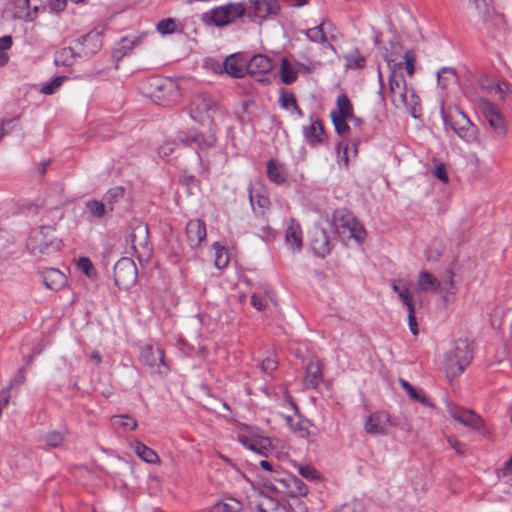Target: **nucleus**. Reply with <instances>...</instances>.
Here are the masks:
<instances>
[{"label": "nucleus", "instance_id": "nucleus-56", "mask_svg": "<svg viewBox=\"0 0 512 512\" xmlns=\"http://www.w3.org/2000/svg\"><path fill=\"white\" fill-rule=\"evenodd\" d=\"M415 54L412 51H406L404 54L405 69L409 76H412L415 72Z\"/></svg>", "mask_w": 512, "mask_h": 512}, {"label": "nucleus", "instance_id": "nucleus-47", "mask_svg": "<svg viewBox=\"0 0 512 512\" xmlns=\"http://www.w3.org/2000/svg\"><path fill=\"white\" fill-rule=\"evenodd\" d=\"M332 120V123L335 127V130L336 132L341 136V137H347L350 133V127L347 123V121L349 120V118H331Z\"/></svg>", "mask_w": 512, "mask_h": 512}, {"label": "nucleus", "instance_id": "nucleus-2", "mask_svg": "<svg viewBox=\"0 0 512 512\" xmlns=\"http://www.w3.org/2000/svg\"><path fill=\"white\" fill-rule=\"evenodd\" d=\"M389 97L396 108H406L410 115L417 117L420 99L413 89L408 90L406 80L401 71L394 69L389 75Z\"/></svg>", "mask_w": 512, "mask_h": 512}, {"label": "nucleus", "instance_id": "nucleus-29", "mask_svg": "<svg viewBox=\"0 0 512 512\" xmlns=\"http://www.w3.org/2000/svg\"><path fill=\"white\" fill-rule=\"evenodd\" d=\"M78 57H82L80 51L75 52L71 47H64L54 55V63L57 66L70 67L74 65Z\"/></svg>", "mask_w": 512, "mask_h": 512}, {"label": "nucleus", "instance_id": "nucleus-53", "mask_svg": "<svg viewBox=\"0 0 512 512\" xmlns=\"http://www.w3.org/2000/svg\"><path fill=\"white\" fill-rule=\"evenodd\" d=\"M336 512H365L364 505L357 500L343 504Z\"/></svg>", "mask_w": 512, "mask_h": 512}, {"label": "nucleus", "instance_id": "nucleus-15", "mask_svg": "<svg viewBox=\"0 0 512 512\" xmlns=\"http://www.w3.org/2000/svg\"><path fill=\"white\" fill-rule=\"evenodd\" d=\"M482 110L494 132L499 136H505L507 132L506 125L503 116L500 114L496 106L489 101H484L482 104Z\"/></svg>", "mask_w": 512, "mask_h": 512}, {"label": "nucleus", "instance_id": "nucleus-34", "mask_svg": "<svg viewBox=\"0 0 512 512\" xmlns=\"http://www.w3.org/2000/svg\"><path fill=\"white\" fill-rule=\"evenodd\" d=\"M182 30V25L175 18H164L156 24V31L162 35H171Z\"/></svg>", "mask_w": 512, "mask_h": 512}, {"label": "nucleus", "instance_id": "nucleus-59", "mask_svg": "<svg viewBox=\"0 0 512 512\" xmlns=\"http://www.w3.org/2000/svg\"><path fill=\"white\" fill-rule=\"evenodd\" d=\"M433 175L439 179L440 181H442L443 183H448L449 181V177H448V174H447V171H446V167L444 164L440 163V164H437L435 167H434V170H433Z\"/></svg>", "mask_w": 512, "mask_h": 512}, {"label": "nucleus", "instance_id": "nucleus-16", "mask_svg": "<svg viewBox=\"0 0 512 512\" xmlns=\"http://www.w3.org/2000/svg\"><path fill=\"white\" fill-rule=\"evenodd\" d=\"M390 417L383 412H376L371 414L365 422V430L369 434L384 435L388 433L391 426Z\"/></svg>", "mask_w": 512, "mask_h": 512}, {"label": "nucleus", "instance_id": "nucleus-30", "mask_svg": "<svg viewBox=\"0 0 512 512\" xmlns=\"http://www.w3.org/2000/svg\"><path fill=\"white\" fill-rule=\"evenodd\" d=\"M417 283L422 292L436 291L441 286L440 280L426 270L419 273Z\"/></svg>", "mask_w": 512, "mask_h": 512}, {"label": "nucleus", "instance_id": "nucleus-1", "mask_svg": "<svg viewBox=\"0 0 512 512\" xmlns=\"http://www.w3.org/2000/svg\"><path fill=\"white\" fill-rule=\"evenodd\" d=\"M190 117L202 125L208 127L205 132L192 131L180 134L178 141L185 147H193L197 150H206L214 146L216 136L212 129L215 119L222 114L220 104L211 95L200 92L195 94L189 106Z\"/></svg>", "mask_w": 512, "mask_h": 512}, {"label": "nucleus", "instance_id": "nucleus-12", "mask_svg": "<svg viewBox=\"0 0 512 512\" xmlns=\"http://www.w3.org/2000/svg\"><path fill=\"white\" fill-rule=\"evenodd\" d=\"M52 244V235L49 228L41 227L33 230L26 242V247L33 255L45 253Z\"/></svg>", "mask_w": 512, "mask_h": 512}, {"label": "nucleus", "instance_id": "nucleus-6", "mask_svg": "<svg viewBox=\"0 0 512 512\" xmlns=\"http://www.w3.org/2000/svg\"><path fill=\"white\" fill-rule=\"evenodd\" d=\"M238 438L243 446L260 455L265 457L276 455L280 457L277 449L280 447L283 448V443L277 438L265 437L257 433L241 434Z\"/></svg>", "mask_w": 512, "mask_h": 512}, {"label": "nucleus", "instance_id": "nucleus-44", "mask_svg": "<svg viewBox=\"0 0 512 512\" xmlns=\"http://www.w3.org/2000/svg\"><path fill=\"white\" fill-rule=\"evenodd\" d=\"M66 437V433L64 431H50L45 436L46 444L51 448L60 447Z\"/></svg>", "mask_w": 512, "mask_h": 512}, {"label": "nucleus", "instance_id": "nucleus-8", "mask_svg": "<svg viewBox=\"0 0 512 512\" xmlns=\"http://www.w3.org/2000/svg\"><path fill=\"white\" fill-rule=\"evenodd\" d=\"M246 8L242 3H227L207 12L204 17L215 26H226L244 16Z\"/></svg>", "mask_w": 512, "mask_h": 512}, {"label": "nucleus", "instance_id": "nucleus-45", "mask_svg": "<svg viewBox=\"0 0 512 512\" xmlns=\"http://www.w3.org/2000/svg\"><path fill=\"white\" fill-rule=\"evenodd\" d=\"M12 46V37L9 35L0 38V67L7 64L9 56L6 53Z\"/></svg>", "mask_w": 512, "mask_h": 512}, {"label": "nucleus", "instance_id": "nucleus-7", "mask_svg": "<svg viewBox=\"0 0 512 512\" xmlns=\"http://www.w3.org/2000/svg\"><path fill=\"white\" fill-rule=\"evenodd\" d=\"M126 242L139 259L149 256L148 226L140 220H133L127 229Z\"/></svg>", "mask_w": 512, "mask_h": 512}, {"label": "nucleus", "instance_id": "nucleus-10", "mask_svg": "<svg viewBox=\"0 0 512 512\" xmlns=\"http://www.w3.org/2000/svg\"><path fill=\"white\" fill-rule=\"evenodd\" d=\"M137 280V268L130 258H121L114 265V282L120 289H128Z\"/></svg>", "mask_w": 512, "mask_h": 512}, {"label": "nucleus", "instance_id": "nucleus-52", "mask_svg": "<svg viewBox=\"0 0 512 512\" xmlns=\"http://www.w3.org/2000/svg\"><path fill=\"white\" fill-rule=\"evenodd\" d=\"M78 268L80 270H82L86 276L92 278V277H95L96 276V271H95V268L92 264V262L90 261L89 258L87 257H81L79 260H78Z\"/></svg>", "mask_w": 512, "mask_h": 512}, {"label": "nucleus", "instance_id": "nucleus-61", "mask_svg": "<svg viewBox=\"0 0 512 512\" xmlns=\"http://www.w3.org/2000/svg\"><path fill=\"white\" fill-rule=\"evenodd\" d=\"M277 368V361L274 358L267 357L261 362V369L265 373H270Z\"/></svg>", "mask_w": 512, "mask_h": 512}, {"label": "nucleus", "instance_id": "nucleus-50", "mask_svg": "<svg viewBox=\"0 0 512 512\" xmlns=\"http://www.w3.org/2000/svg\"><path fill=\"white\" fill-rule=\"evenodd\" d=\"M46 10V6L44 5H34L32 8L30 7L29 11L20 14V19L26 22H33L39 15L40 12Z\"/></svg>", "mask_w": 512, "mask_h": 512}, {"label": "nucleus", "instance_id": "nucleus-48", "mask_svg": "<svg viewBox=\"0 0 512 512\" xmlns=\"http://www.w3.org/2000/svg\"><path fill=\"white\" fill-rule=\"evenodd\" d=\"M453 277H454V273L452 272V270H448L446 272L445 278L442 281H440L441 286H440V288H438V290L441 293H444L445 295L446 294H450V295L454 294Z\"/></svg>", "mask_w": 512, "mask_h": 512}, {"label": "nucleus", "instance_id": "nucleus-36", "mask_svg": "<svg viewBox=\"0 0 512 512\" xmlns=\"http://www.w3.org/2000/svg\"><path fill=\"white\" fill-rule=\"evenodd\" d=\"M297 74L298 69H296V65L283 58L280 67L281 81L287 85L293 84L297 80Z\"/></svg>", "mask_w": 512, "mask_h": 512}, {"label": "nucleus", "instance_id": "nucleus-60", "mask_svg": "<svg viewBox=\"0 0 512 512\" xmlns=\"http://www.w3.org/2000/svg\"><path fill=\"white\" fill-rule=\"evenodd\" d=\"M30 0H17L15 6V16L20 19V14L30 10Z\"/></svg>", "mask_w": 512, "mask_h": 512}, {"label": "nucleus", "instance_id": "nucleus-41", "mask_svg": "<svg viewBox=\"0 0 512 512\" xmlns=\"http://www.w3.org/2000/svg\"><path fill=\"white\" fill-rule=\"evenodd\" d=\"M345 66L348 69H361L366 64V59L358 49L352 50L344 56Z\"/></svg>", "mask_w": 512, "mask_h": 512}, {"label": "nucleus", "instance_id": "nucleus-37", "mask_svg": "<svg viewBox=\"0 0 512 512\" xmlns=\"http://www.w3.org/2000/svg\"><path fill=\"white\" fill-rule=\"evenodd\" d=\"M226 73L234 78H241L245 75L246 67L240 63L235 56H229L224 62Z\"/></svg>", "mask_w": 512, "mask_h": 512}, {"label": "nucleus", "instance_id": "nucleus-11", "mask_svg": "<svg viewBox=\"0 0 512 512\" xmlns=\"http://www.w3.org/2000/svg\"><path fill=\"white\" fill-rule=\"evenodd\" d=\"M140 359L142 363L161 375H166L169 371L165 363L164 351L160 347L146 345L141 350Z\"/></svg>", "mask_w": 512, "mask_h": 512}, {"label": "nucleus", "instance_id": "nucleus-19", "mask_svg": "<svg viewBox=\"0 0 512 512\" xmlns=\"http://www.w3.org/2000/svg\"><path fill=\"white\" fill-rule=\"evenodd\" d=\"M281 486L278 488L280 494L289 497L305 496L307 494V486L299 478L290 474L286 475V480L280 482Z\"/></svg>", "mask_w": 512, "mask_h": 512}, {"label": "nucleus", "instance_id": "nucleus-26", "mask_svg": "<svg viewBox=\"0 0 512 512\" xmlns=\"http://www.w3.org/2000/svg\"><path fill=\"white\" fill-rule=\"evenodd\" d=\"M285 242L296 250H300L302 247V230L300 224L294 219L289 220L285 233Z\"/></svg>", "mask_w": 512, "mask_h": 512}, {"label": "nucleus", "instance_id": "nucleus-58", "mask_svg": "<svg viewBox=\"0 0 512 512\" xmlns=\"http://www.w3.org/2000/svg\"><path fill=\"white\" fill-rule=\"evenodd\" d=\"M25 373H26V367H22L21 369H19L17 371L16 375L14 376V378L11 379V381L9 382L7 387L9 389H12L15 386H19V385L23 384L26 380Z\"/></svg>", "mask_w": 512, "mask_h": 512}, {"label": "nucleus", "instance_id": "nucleus-14", "mask_svg": "<svg viewBox=\"0 0 512 512\" xmlns=\"http://www.w3.org/2000/svg\"><path fill=\"white\" fill-rule=\"evenodd\" d=\"M310 234V245L314 253L320 257L328 255L332 246L327 231L319 226H315Z\"/></svg>", "mask_w": 512, "mask_h": 512}, {"label": "nucleus", "instance_id": "nucleus-51", "mask_svg": "<svg viewBox=\"0 0 512 512\" xmlns=\"http://www.w3.org/2000/svg\"><path fill=\"white\" fill-rule=\"evenodd\" d=\"M271 473H272V475H271V477L268 479V481H269V485H267V487H268L269 489H271L272 491H274V492H276V493L280 494V490L278 489V488L281 486L280 482H282V481L286 480V475H287V474H283V475H281V474H280V473H278L275 469H274V471H273V472H271Z\"/></svg>", "mask_w": 512, "mask_h": 512}, {"label": "nucleus", "instance_id": "nucleus-31", "mask_svg": "<svg viewBox=\"0 0 512 512\" xmlns=\"http://www.w3.org/2000/svg\"><path fill=\"white\" fill-rule=\"evenodd\" d=\"M284 419L290 429L298 432L301 437L309 436L310 422L307 419L301 418L297 413L294 416H285Z\"/></svg>", "mask_w": 512, "mask_h": 512}, {"label": "nucleus", "instance_id": "nucleus-9", "mask_svg": "<svg viewBox=\"0 0 512 512\" xmlns=\"http://www.w3.org/2000/svg\"><path fill=\"white\" fill-rule=\"evenodd\" d=\"M444 121L464 141L469 143L475 140L477 128L463 111L456 109L449 115H445Z\"/></svg>", "mask_w": 512, "mask_h": 512}, {"label": "nucleus", "instance_id": "nucleus-22", "mask_svg": "<svg viewBox=\"0 0 512 512\" xmlns=\"http://www.w3.org/2000/svg\"><path fill=\"white\" fill-rule=\"evenodd\" d=\"M336 109L330 113L331 118H349V121L360 123V121L354 117L353 106L346 94H341L336 100Z\"/></svg>", "mask_w": 512, "mask_h": 512}, {"label": "nucleus", "instance_id": "nucleus-13", "mask_svg": "<svg viewBox=\"0 0 512 512\" xmlns=\"http://www.w3.org/2000/svg\"><path fill=\"white\" fill-rule=\"evenodd\" d=\"M448 413L455 421L472 430L479 431L483 426L481 417L472 410L455 406L450 407Z\"/></svg>", "mask_w": 512, "mask_h": 512}, {"label": "nucleus", "instance_id": "nucleus-33", "mask_svg": "<svg viewBox=\"0 0 512 512\" xmlns=\"http://www.w3.org/2000/svg\"><path fill=\"white\" fill-rule=\"evenodd\" d=\"M132 447H133L134 452L143 461H145L149 464H154L159 461V457H158L157 453L153 449H151L148 446H146L145 444H143L142 442L136 440L132 444Z\"/></svg>", "mask_w": 512, "mask_h": 512}, {"label": "nucleus", "instance_id": "nucleus-32", "mask_svg": "<svg viewBox=\"0 0 512 512\" xmlns=\"http://www.w3.org/2000/svg\"><path fill=\"white\" fill-rule=\"evenodd\" d=\"M279 105L281 108H284V109H293L294 112L299 116V117H302L303 116V111L301 110V108L299 107V105L297 104V100H296V97L294 95V93L286 90V89H281L280 91V97H279Z\"/></svg>", "mask_w": 512, "mask_h": 512}, {"label": "nucleus", "instance_id": "nucleus-24", "mask_svg": "<svg viewBox=\"0 0 512 512\" xmlns=\"http://www.w3.org/2000/svg\"><path fill=\"white\" fill-rule=\"evenodd\" d=\"M249 199L252 207L255 208V205H257L261 209L262 213L269 209L270 200L268 196L264 194V187L261 183L250 185Z\"/></svg>", "mask_w": 512, "mask_h": 512}, {"label": "nucleus", "instance_id": "nucleus-40", "mask_svg": "<svg viewBox=\"0 0 512 512\" xmlns=\"http://www.w3.org/2000/svg\"><path fill=\"white\" fill-rule=\"evenodd\" d=\"M85 207L88 213L95 219H101L109 212L106 204L96 199L87 201Z\"/></svg>", "mask_w": 512, "mask_h": 512}, {"label": "nucleus", "instance_id": "nucleus-23", "mask_svg": "<svg viewBox=\"0 0 512 512\" xmlns=\"http://www.w3.org/2000/svg\"><path fill=\"white\" fill-rule=\"evenodd\" d=\"M303 133L306 141L313 146L323 143L325 139L323 125L318 119L312 120L309 126H304Z\"/></svg>", "mask_w": 512, "mask_h": 512}, {"label": "nucleus", "instance_id": "nucleus-38", "mask_svg": "<svg viewBox=\"0 0 512 512\" xmlns=\"http://www.w3.org/2000/svg\"><path fill=\"white\" fill-rule=\"evenodd\" d=\"M66 278L57 269H49L44 275L45 285L49 289L57 290L65 284Z\"/></svg>", "mask_w": 512, "mask_h": 512}, {"label": "nucleus", "instance_id": "nucleus-43", "mask_svg": "<svg viewBox=\"0 0 512 512\" xmlns=\"http://www.w3.org/2000/svg\"><path fill=\"white\" fill-rule=\"evenodd\" d=\"M214 250V265L218 269H223L229 264V255L226 248L220 243H214L212 246Z\"/></svg>", "mask_w": 512, "mask_h": 512}, {"label": "nucleus", "instance_id": "nucleus-5", "mask_svg": "<svg viewBox=\"0 0 512 512\" xmlns=\"http://www.w3.org/2000/svg\"><path fill=\"white\" fill-rule=\"evenodd\" d=\"M149 97L161 106H172L182 97L180 86L171 78H152L149 81Z\"/></svg>", "mask_w": 512, "mask_h": 512}, {"label": "nucleus", "instance_id": "nucleus-54", "mask_svg": "<svg viewBox=\"0 0 512 512\" xmlns=\"http://www.w3.org/2000/svg\"><path fill=\"white\" fill-rule=\"evenodd\" d=\"M176 146H177V142L174 140H168V141L163 142L158 148L159 155L163 158L168 157L169 155H171L173 153Z\"/></svg>", "mask_w": 512, "mask_h": 512}, {"label": "nucleus", "instance_id": "nucleus-63", "mask_svg": "<svg viewBox=\"0 0 512 512\" xmlns=\"http://www.w3.org/2000/svg\"><path fill=\"white\" fill-rule=\"evenodd\" d=\"M66 0H50L49 9L51 12L58 13L65 9Z\"/></svg>", "mask_w": 512, "mask_h": 512}, {"label": "nucleus", "instance_id": "nucleus-39", "mask_svg": "<svg viewBox=\"0 0 512 512\" xmlns=\"http://www.w3.org/2000/svg\"><path fill=\"white\" fill-rule=\"evenodd\" d=\"M437 80L440 87L446 90L456 84L457 76L454 69L444 67L437 73Z\"/></svg>", "mask_w": 512, "mask_h": 512}, {"label": "nucleus", "instance_id": "nucleus-57", "mask_svg": "<svg viewBox=\"0 0 512 512\" xmlns=\"http://www.w3.org/2000/svg\"><path fill=\"white\" fill-rule=\"evenodd\" d=\"M298 471L302 477L308 480H314L319 478V473L314 469V467L310 465L300 466Z\"/></svg>", "mask_w": 512, "mask_h": 512}, {"label": "nucleus", "instance_id": "nucleus-18", "mask_svg": "<svg viewBox=\"0 0 512 512\" xmlns=\"http://www.w3.org/2000/svg\"><path fill=\"white\" fill-rule=\"evenodd\" d=\"M77 44L80 46L79 51L82 57H90L102 47L101 34L97 31H91L79 38Z\"/></svg>", "mask_w": 512, "mask_h": 512}, {"label": "nucleus", "instance_id": "nucleus-27", "mask_svg": "<svg viewBox=\"0 0 512 512\" xmlns=\"http://www.w3.org/2000/svg\"><path fill=\"white\" fill-rule=\"evenodd\" d=\"M267 176L271 182L281 185L287 180V171L283 164L271 159L267 163Z\"/></svg>", "mask_w": 512, "mask_h": 512}, {"label": "nucleus", "instance_id": "nucleus-62", "mask_svg": "<svg viewBox=\"0 0 512 512\" xmlns=\"http://www.w3.org/2000/svg\"><path fill=\"white\" fill-rule=\"evenodd\" d=\"M447 441L452 449L456 451L457 454L463 455L465 453L466 446L458 441L456 438L448 437Z\"/></svg>", "mask_w": 512, "mask_h": 512}, {"label": "nucleus", "instance_id": "nucleus-55", "mask_svg": "<svg viewBox=\"0 0 512 512\" xmlns=\"http://www.w3.org/2000/svg\"><path fill=\"white\" fill-rule=\"evenodd\" d=\"M337 156L340 162H343L344 166H348V143L345 141L340 142L337 147Z\"/></svg>", "mask_w": 512, "mask_h": 512}, {"label": "nucleus", "instance_id": "nucleus-20", "mask_svg": "<svg viewBox=\"0 0 512 512\" xmlns=\"http://www.w3.org/2000/svg\"><path fill=\"white\" fill-rule=\"evenodd\" d=\"M250 9L260 19L278 14L280 6L277 0H250Z\"/></svg>", "mask_w": 512, "mask_h": 512}, {"label": "nucleus", "instance_id": "nucleus-35", "mask_svg": "<svg viewBox=\"0 0 512 512\" xmlns=\"http://www.w3.org/2000/svg\"><path fill=\"white\" fill-rule=\"evenodd\" d=\"M147 33L143 32L142 34L134 37V38H123L118 43V47L116 49V53L120 54L121 57L127 55L131 52L135 46L141 44L143 40L147 37Z\"/></svg>", "mask_w": 512, "mask_h": 512}, {"label": "nucleus", "instance_id": "nucleus-42", "mask_svg": "<svg viewBox=\"0 0 512 512\" xmlns=\"http://www.w3.org/2000/svg\"><path fill=\"white\" fill-rule=\"evenodd\" d=\"M124 197V188L122 187H114L109 189L104 197L103 202L106 204L109 212L114 210V205Z\"/></svg>", "mask_w": 512, "mask_h": 512}, {"label": "nucleus", "instance_id": "nucleus-64", "mask_svg": "<svg viewBox=\"0 0 512 512\" xmlns=\"http://www.w3.org/2000/svg\"><path fill=\"white\" fill-rule=\"evenodd\" d=\"M234 508L225 502H218L213 506V512H233Z\"/></svg>", "mask_w": 512, "mask_h": 512}, {"label": "nucleus", "instance_id": "nucleus-28", "mask_svg": "<svg viewBox=\"0 0 512 512\" xmlns=\"http://www.w3.org/2000/svg\"><path fill=\"white\" fill-rule=\"evenodd\" d=\"M322 380V369L317 362H309L306 366L304 384L307 388L315 389Z\"/></svg>", "mask_w": 512, "mask_h": 512}, {"label": "nucleus", "instance_id": "nucleus-17", "mask_svg": "<svg viewBox=\"0 0 512 512\" xmlns=\"http://www.w3.org/2000/svg\"><path fill=\"white\" fill-rule=\"evenodd\" d=\"M186 238L191 248L199 247L206 240V225L200 219L190 220L186 225Z\"/></svg>", "mask_w": 512, "mask_h": 512}, {"label": "nucleus", "instance_id": "nucleus-46", "mask_svg": "<svg viewBox=\"0 0 512 512\" xmlns=\"http://www.w3.org/2000/svg\"><path fill=\"white\" fill-rule=\"evenodd\" d=\"M66 80L65 76H58L54 78L50 83H46L41 87V93L44 95L54 94Z\"/></svg>", "mask_w": 512, "mask_h": 512}, {"label": "nucleus", "instance_id": "nucleus-3", "mask_svg": "<svg viewBox=\"0 0 512 512\" xmlns=\"http://www.w3.org/2000/svg\"><path fill=\"white\" fill-rule=\"evenodd\" d=\"M331 228L340 237L353 238L358 243L363 242L366 237L363 224L345 209L336 210L333 213Z\"/></svg>", "mask_w": 512, "mask_h": 512}, {"label": "nucleus", "instance_id": "nucleus-49", "mask_svg": "<svg viewBox=\"0 0 512 512\" xmlns=\"http://www.w3.org/2000/svg\"><path fill=\"white\" fill-rule=\"evenodd\" d=\"M112 420L125 429L135 430L138 427L137 421L127 415L114 416Z\"/></svg>", "mask_w": 512, "mask_h": 512}, {"label": "nucleus", "instance_id": "nucleus-4", "mask_svg": "<svg viewBox=\"0 0 512 512\" xmlns=\"http://www.w3.org/2000/svg\"><path fill=\"white\" fill-rule=\"evenodd\" d=\"M473 358V349L468 339H458L445 357V372L448 378L459 376Z\"/></svg>", "mask_w": 512, "mask_h": 512}, {"label": "nucleus", "instance_id": "nucleus-21", "mask_svg": "<svg viewBox=\"0 0 512 512\" xmlns=\"http://www.w3.org/2000/svg\"><path fill=\"white\" fill-rule=\"evenodd\" d=\"M273 68L272 60L262 54L254 55L246 64V72L251 76L264 75Z\"/></svg>", "mask_w": 512, "mask_h": 512}, {"label": "nucleus", "instance_id": "nucleus-25", "mask_svg": "<svg viewBox=\"0 0 512 512\" xmlns=\"http://www.w3.org/2000/svg\"><path fill=\"white\" fill-rule=\"evenodd\" d=\"M327 26H331V23L329 21L323 20L315 27L306 29L302 31V33H304L310 41L315 43L327 44V46L330 49L334 50V46L331 43H328V39L325 32V28Z\"/></svg>", "mask_w": 512, "mask_h": 512}]
</instances>
